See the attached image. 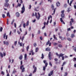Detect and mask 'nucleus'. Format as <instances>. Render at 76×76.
Listing matches in <instances>:
<instances>
[{
	"mask_svg": "<svg viewBox=\"0 0 76 76\" xmlns=\"http://www.w3.org/2000/svg\"><path fill=\"white\" fill-rule=\"evenodd\" d=\"M29 25V21H28L26 23V26H28Z\"/></svg>",
	"mask_w": 76,
	"mask_h": 76,
	"instance_id": "nucleus-29",
	"label": "nucleus"
},
{
	"mask_svg": "<svg viewBox=\"0 0 76 76\" xmlns=\"http://www.w3.org/2000/svg\"><path fill=\"white\" fill-rule=\"evenodd\" d=\"M57 7H58L60 6V3L59 2H57L56 4Z\"/></svg>",
	"mask_w": 76,
	"mask_h": 76,
	"instance_id": "nucleus-9",
	"label": "nucleus"
},
{
	"mask_svg": "<svg viewBox=\"0 0 76 76\" xmlns=\"http://www.w3.org/2000/svg\"><path fill=\"white\" fill-rule=\"evenodd\" d=\"M25 10H22V11L21 12V13H24V12H25Z\"/></svg>",
	"mask_w": 76,
	"mask_h": 76,
	"instance_id": "nucleus-50",
	"label": "nucleus"
},
{
	"mask_svg": "<svg viewBox=\"0 0 76 76\" xmlns=\"http://www.w3.org/2000/svg\"><path fill=\"white\" fill-rule=\"evenodd\" d=\"M35 16H36V18H37V19H38V15H37V12L35 13Z\"/></svg>",
	"mask_w": 76,
	"mask_h": 76,
	"instance_id": "nucleus-16",
	"label": "nucleus"
},
{
	"mask_svg": "<svg viewBox=\"0 0 76 76\" xmlns=\"http://www.w3.org/2000/svg\"><path fill=\"white\" fill-rule=\"evenodd\" d=\"M66 62H65V61L63 63V64L61 65V66H64V65H65V64H66Z\"/></svg>",
	"mask_w": 76,
	"mask_h": 76,
	"instance_id": "nucleus-24",
	"label": "nucleus"
},
{
	"mask_svg": "<svg viewBox=\"0 0 76 76\" xmlns=\"http://www.w3.org/2000/svg\"><path fill=\"white\" fill-rule=\"evenodd\" d=\"M33 45L35 47H36V46H37V43H34L33 44Z\"/></svg>",
	"mask_w": 76,
	"mask_h": 76,
	"instance_id": "nucleus-37",
	"label": "nucleus"
},
{
	"mask_svg": "<svg viewBox=\"0 0 76 76\" xmlns=\"http://www.w3.org/2000/svg\"><path fill=\"white\" fill-rule=\"evenodd\" d=\"M76 61V58H73V61Z\"/></svg>",
	"mask_w": 76,
	"mask_h": 76,
	"instance_id": "nucleus-48",
	"label": "nucleus"
},
{
	"mask_svg": "<svg viewBox=\"0 0 76 76\" xmlns=\"http://www.w3.org/2000/svg\"><path fill=\"white\" fill-rule=\"evenodd\" d=\"M5 2L7 3H8L9 0H5Z\"/></svg>",
	"mask_w": 76,
	"mask_h": 76,
	"instance_id": "nucleus-59",
	"label": "nucleus"
},
{
	"mask_svg": "<svg viewBox=\"0 0 76 76\" xmlns=\"http://www.w3.org/2000/svg\"><path fill=\"white\" fill-rule=\"evenodd\" d=\"M3 55H4V56H6V53L4 52L3 53Z\"/></svg>",
	"mask_w": 76,
	"mask_h": 76,
	"instance_id": "nucleus-63",
	"label": "nucleus"
},
{
	"mask_svg": "<svg viewBox=\"0 0 76 76\" xmlns=\"http://www.w3.org/2000/svg\"><path fill=\"white\" fill-rule=\"evenodd\" d=\"M52 56V55H51V52H49L48 54V57L50 60H51V59H52V57H51Z\"/></svg>",
	"mask_w": 76,
	"mask_h": 76,
	"instance_id": "nucleus-4",
	"label": "nucleus"
},
{
	"mask_svg": "<svg viewBox=\"0 0 76 76\" xmlns=\"http://www.w3.org/2000/svg\"><path fill=\"white\" fill-rule=\"evenodd\" d=\"M61 13H62L61 14V18H64V16H65L64 14V10L61 11Z\"/></svg>",
	"mask_w": 76,
	"mask_h": 76,
	"instance_id": "nucleus-2",
	"label": "nucleus"
},
{
	"mask_svg": "<svg viewBox=\"0 0 76 76\" xmlns=\"http://www.w3.org/2000/svg\"><path fill=\"white\" fill-rule=\"evenodd\" d=\"M49 44V46H51V43L50 42V40H48V42L46 43V45H48Z\"/></svg>",
	"mask_w": 76,
	"mask_h": 76,
	"instance_id": "nucleus-8",
	"label": "nucleus"
},
{
	"mask_svg": "<svg viewBox=\"0 0 76 76\" xmlns=\"http://www.w3.org/2000/svg\"><path fill=\"white\" fill-rule=\"evenodd\" d=\"M50 48H46L45 51H50Z\"/></svg>",
	"mask_w": 76,
	"mask_h": 76,
	"instance_id": "nucleus-11",
	"label": "nucleus"
},
{
	"mask_svg": "<svg viewBox=\"0 0 76 76\" xmlns=\"http://www.w3.org/2000/svg\"><path fill=\"white\" fill-rule=\"evenodd\" d=\"M49 64L51 66V67H52V64H51V62H49Z\"/></svg>",
	"mask_w": 76,
	"mask_h": 76,
	"instance_id": "nucleus-54",
	"label": "nucleus"
},
{
	"mask_svg": "<svg viewBox=\"0 0 76 76\" xmlns=\"http://www.w3.org/2000/svg\"><path fill=\"white\" fill-rule=\"evenodd\" d=\"M70 26H72V23L71 21H70Z\"/></svg>",
	"mask_w": 76,
	"mask_h": 76,
	"instance_id": "nucleus-57",
	"label": "nucleus"
},
{
	"mask_svg": "<svg viewBox=\"0 0 76 76\" xmlns=\"http://www.w3.org/2000/svg\"><path fill=\"white\" fill-rule=\"evenodd\" d=\"M67 11V12H70V8H68V10Z\"/></svg>",
	"mask_w": 76,
	"mask_h": 76,
	"instance_id": "nucleus-32",
	"label": "nucleus"
},
{
	"mask_svg": "<svg viewBox=\"0 0 76 76\" xmlns=\"http://www.w3.org/2000/svg\"><path fill=\"white\" fill-rule=\"evenodd\" d=\"M38 48H37L35 49V52L37 53L38 52Z\"/></svg>",
	"mask_w": 76,
	"mask_h": 76,
	"instance_id": "nucleus-27",
	"label": "nucleus"
},
{
	"mask_svg": "<svg viewBox=\"0 0 76 76\" xmlns=\"http://www.w3.org/2000/svg\"><path fill=\"white\" fill-rule=\"evenodd\" d=\"M64 39H66V38L65 37H62L61 38V40H64Z\"/></svg>",
	"mask_w": 76,
	"mask_h": 76,
	"instance_id": "nucleus-47",
	"label": "nucleus"
},
{
	"mask_svg": "<svg viewBox=\"0 0 76 76\" xmlns=\"http://www.w3.org/2000/svg\"><path fill=\"white\" fill-rule=\"evenodd\" d=\"M24 38H25V37H23L21 39V40L22 41V42H23V41L24 39Z\"/></svg>",
	"mask_w": 76,
	"mask_h": 76,
	"instance_id": "nucleus-49",
	"label": "nucleus"
},
{
	"mask_svg": "<svg viewBox=\"0 0 76 76\" xmlns=\"http://www.w3.org/2000/svg\"><path fill=\"white\" fill-rule=\"evenodd\" d=\"M17 71L15 70H14L12 72V74H15V73H16Z\"/></svg>",
	"mask_w": 76,
	"mask_h": 76,
	"instance_id": "nucleus-26",
	"label": "nucleus"
},
{
	"mask_svg": "<svg viewBox=\"0 0 76 76\" xmlns=\"http://www.w3.org/2000/svg\"><path fill=\"white\" fill-rule=\"evenodd\" d=\"M71 37V38H74V37H75V35H74V34H72Z\"/></svg>",
	"mask_w": 76,
	"mask_h": 76,
	"instance_id": "nucleus-40",
	"label": "nucleus"
},
{
	"mask_svg": "<svg viewBox=\"0 0 76 76\" xmlns=\"http://www.w3.org/2000/svg\"><path fill=\"white\" fill-rule=\"evenodd\" d=\"M54 60L56 61H58V59H57V58H55L54 59Z\"/></svg>",
	"mask_w": 76,
	"mask_h": 76,
	"instance_id": "nucleus-56",
	"label": "nucleus"
},
{
	"mask_svg": "<svg viewBox=\"0 0 76 76\" xmlns=\"http://www.w3.org/2000/svg\"><path fill=\"white\" fill-rule=\"evenodd\" d=\"M62 19L63 18H60V21L61 22H62L63 21V20Z\"/></svg>",
	"mask_w": 76,
	"mask_h": 76,
	"instance_id": "nucleus-41",
	"label": "nucleus"
},
{
	"mask_svg": "<svg viewBox=\"0 0 76 76\" xmlns=\"http://www.w3.org/2000/svg\"><path fill=\"white\" fill-rule=\"evenodd\" d=\"M15 22V20H13L11 22V24L13 25V22Z\"/></svg>",
	"mask_w": 76,
	"mask_h": 76,
	"instance_id": "nucleus-34",
	"label": "nucleus"
},
{
	"mask_svg": "<svg viewBox=\"0 0 76 76\" xmlns=\"http://www.w3.org/2000/svg\"><path fill=\"white\" fill-rule=\"evenodd\" d=\"M56 55L59 58H60V57H63L64 54H63V53H60V54H58V53H56Z\"/></svg>",
	"mask_w": 76,
	"mask_h": 76,
	"instance_id": "nucleus-3",
	"label": "nucleus"
},
{
	"mask_svg": "<svg viewBox=\"0 0 76 76\" xmlns=\"http://www.w3.org/2000/svg\"><path fill=\"white\" fill-rule=\"evenodd\" d=\"M51 8H52V10H54V7L53 6H51Z\"/></svg>",
	"mask_w": 76,
	"mask_h": 76,
	"instance_id": "nucleus-51",
	"label": "nucleus"
},
{
	"mask_svg": "<svg viewBox=\"0 0 76 76\" xmlns=\"http://www.w3.org/2000/svg\"><path fill=\"white\" fill-rule=\"evenodd\" d=\"M30 53H31L32 56H33V55H34V51H33V50H32L30 51Z\"/></svg>",
	"mask_w": 76,
	"mask_h": 76,
	"instance_id": "nucleus-17",
	"label": "nucleus"
},
{
	"mask_svg": "<svg viewBox=\"0 0 76 76\" xmlns=\"http://www.w3.org/2000/svg\"><path fill=\"white\" fill-rule=\"evenodd\" d=\"M61 71H63V66H62V67H61Z\"/></svg>",
	"mask_w": 76,
	"mask_h": 76,
	"instance_id": "nucleus-52",
	"label": "nucleus"
},
{
	"mask_svg": "<svg viewBox=\"0 0 76 76\" xmlns=\"http://www.w3.org/2000/svg\"><path fill=\"white\" fill-rule=\"evenodd\" d=\"M67 40L69 41H71V39H70V38L69 37H68L67 38Z\"/></svg>",
	"mask_w": 76,
	"mask_h": 76,
	"instance_id": "nucleus-30",
	"label": "nucleus"
},
{
	"mask_svg": "<svg viewBox=\"0 0 76 76\" xmlns=\"http://www.w3.org/2000/svg\"><path fill=\"white\" fill-rule=\"evenodd\" d=\"M38 16L37 18V20H39V18H40V17H41V16L40 15V14H39V13H38Z\"/></svg>",
	"mask_w": 76,
	"mask_h": 76,
	"instance_id": "nucleus-14",
	"label": "nucleus"
},
{
	"mask_svg": "<svg viewBox=\"0 0 76 76\" xmlns=\"http://www.w3.org/2000/svg\"><path fill=\"white\" fill-rule=\"evenodd\" d=\"M41 58H42V59H43V58H44V54L43 53L42 54V57H41Z\"/></svg>",
	"mask_w": 76,
	"mask_h": 76,
	"instance_id": "nucleus-19",
	"label": "nucleus"
},
{
	"mask_svg": "<svg viewBox=\"0 0 76 76\" xmlns=\"http://www.w3.org/2000/svg\"><path fill=\"white\" fill-rule=\"evenodd\" d=\"M4 7H8L9 6V4L8 3V2H5L4 4Z\"/></svg>",
	"mask_w": 76,
	"mask_h": 76,
	"instance_id": "nucleus-5",
	"label": "nucleus"
},
{
	"mask_svg": "<svg viewBox=\"0 0 76 76\" xmlns=\"http://www.w3.org/2000/svg\"><path fill=\"white\" fill-rule=\"evenodd\" d=\"M7 16L9 17L10 18V14L9 13V12H8L7 13Z\"/></svg>",
	"mask_w": 76,
	"mask_h": 76,
	"instance_id": "nucleus-18",
	"label": "nucleus"
},
{
	"mask_svg": "<svg viewBox=\"0 0 76 76\" xmlns=\"http://www.w3.org/2000/svg\"><path fill=\"white\" fill-rule=\"evenodd\" d=\"M17 44V41H15L14 42V45H16Z\"/></svg>",
	"mask_w": 76,
	"mask_h": 76,
	"instance_id": "nucleus-44",
	"label": "nucleus"
},
{
	"mask_svg": "<svg viewBox=\"0 0 76 76\" xmlns=\"http://www.w3.org/2000/svg\"><path fill=\"white\" fill-rule=\"evenodd\" d=\"M23 26L24 28H25V26H26V23H24L23 24Z\"/></svg>",
	"mask_w": 76,
	"mask_h": 76,
	"instance_id": "nucleus-42",
	"label": "nucleus"
},
{
	"mask_svg": "<svg viewBox=\"0 0 76 76\" xmlns=\"http://www.w3.org/2000/svg\"><path fill=\"white\" fill-rule=\"evenodd\" d=\"M43 63H44L45 64H46V63H47L48 64V63L47 62V61L45 60L43 61Z\"/></svg>",
	"mask_w": 76,
	"mask_h": 76,
	"instance_id": "nucleus-22",
	"label": "nucleus"
},
{
	"mask_svg": "<svg viewBox=\"0 0 76 76\" xmlns=\"http://www.w3.org/2000/svg\"><path fill=\"white\" fill-rule=\"evenodd\" d=\"M40 30H39V31L38 32V34H40Z\"/></svg>",
	"mask_w": 76,
	"mask_h": 76,
	"instance_id": "nucleus-61",
	"label": "nucleus"
},
{
	"mask_svg": "<svg viewBox=\"0 0 76 76\" xmlns=\"http://www.w3.org/2000/svg\"><path fill=\"white\" fill-rule=\"evenodd\" d=\"M58 46L59 47H60V48H62L63 47V46L61 44H59L58 45Z\"/></svg>",
	"mask_w": 76,
	"mask_h": 76,
	"instance_id": "nucleus-23",
	"label": "nucleus"
},
{
	"mask_svg": "<svg viewBox=\"0 0 76 76\" xmlns=\"http://www.w3.org/2000/svg\"><path fill=\"white\" fill-rule=\"evenodd\" d=\"M50 18L52 19V16L51 15H50L49 17H48V20H50Z\"/></svg>",
	"mask_w": 76,
	"mask_h": 76,
	"instance_id": "nucleus-25",
	"label": "nucleus"
},
{
	"mask_svg": "<svg viewBox=\"0 0 76 76\" xmlns=\"http://www.w3.org/2000/svg\"><path fill=\"white\" fill-rule=\"evenodd\" d=\"M34 10H35V11H36L37 12H38V10H37V8H34Z\"/></svg>",
	"mask_w": 76,
	"mask_h": 76,
	"instance_id": "nucleus-55",
	"label": "nucleus"
},
{
	"mask_svg": "<svg viewBox=\"0 0 76 76\" xmlns=\"http://www.w3.org/2000/svg\"><path fill=\"white\" fill-rule=\"evenodd\" d=\"M20 69L22 70V73L25 72V68L24 67V66L23 65H21L20 67Z\"/></svg>",
	"mask_w": 76,
	"mask_h": 76,
	"instance_id": "nucleus-1",
	"label": "nucleus"
},
{
	"mask_svg": "<svg viewBox=\"0 0 76 76\" xmlns=\"http://www.w3.org/2000/svg\"><path fill=\"white\" fill-rule=\"evenodd\" d=\"M72 2H73L72 1H71L70 2V3L69 4V6H72Z\"/></svg>",
	"mask_w": 76,
	"mask_h": 76,
	"instance_id": "nucleus-36",
	"label": "nucleus"
},
{
	"mask_svg": "<svg viewBox=\"0 0 76 76\" xmlns=\"http://www.w3.org/2000/svg\"><path fill=\"white\" fill-rule=\"evenodd\" d=\"M53 72H54V71L53 70H52L50 72V75H53Z\"/></svg>",
	"mask_w": 76,
	"mask_h": 76,
	"instance_id": "nucleus-20",
	"label": "nucleus"
},
{
	"mask_svg": "<svg viewBox=\"0 0 76 76\" xmlns=\"http://www.w3.org/2000/svg\"><path fill=\"white\" fill-rule=\"evenodd\" d=\"M6 33H4V35H3V38H4V39L5 38V37H6Z\"/></svg>",
	"mask_w": 76,
	"mask_h": 76,
	"instance_id": "nucleus-21",
	"label": "nucleus"
},
{
	"mask_svg": "<svg viewBox=\"0 0 76 76\" xmlns=\"http://www.w3.org/2000/svg\"><path fill=\"white\" fill-rule=\"evenodd\" d=\"M25 60H26V57H27V55H26V54H25Z\"/></svg>",
	"mask_w": 76,
	"mask_h": 76,
	"instance_id": "nucleus-28",
	"label": "nucleus"
},
{
	"mask_svg": "<svg viewBox=\"0 0 76 76\" xmlns=\"http://www.w3.org/2000/svg\"><path fill=\"white\" fill-rule=\"evenodd\" d=\"M1 56V57H3V54L1 53H0Z\"/></svg>",
	"mask_w": 76,
	"mask_h": 76,
	"instance_id": "nucleus-33",
	"label": "nucleus"
},
{
	"mask_svg": "<svg viewBox=\"0 0 76 76\" xmlns=\"http://www.w3.org/2000/svg\"><path fill=\"white\" fill-rule=\"evenodd\" d=\"M40 39L41 40V41H42V36H41L40 37Z\"/></svg>",
	"mask_w": 76,
	"mask_h": 76,
	"instance_id": "nucleus-58",
	"label": "nucleus"
},
{
	"mask_svg": "<svg viewBox=\"0 0 76 76\" xmlns=\"http://www.w3.org/2000/svg\"><path fill=\"white\" fill-rule=\"evenodd\" d=\"M47 66H48V64L47 63H46V64H45V66H43V70H44V71H45V70L46 67H47Z\"/></svg>",
	"mask_w": 76,
	"mask_h": 76,
	"instance_id": "nucleus-7",
	"label": "nucleus"
},
{
	"mask_svg": "<svg viewBox=\"0 0 76 76\" xmlns=\"http://www.w3.org/2000/svg\"><path fill=\"white\" fill-rule=\"evenodd\" d=\"M22 10H25V6L24 4H23V7L21 8Z\"/></svg>",
	"mask_w": 76,
	"mask_h": 76,
	"instance_id": "nucleus-13",
	"label": "nucleus"
},
{
	"mask_svg": "<svg viewBox=\"0 0 76 76\" xmlns=\"http://www.w3.org/2000/svg\"><path fill=\"white\" fill-rule=\"evenodd\" d=\"M74 7L75 9H76V5H74Z\"/></svg>",
	"mask_w": 76,
	"mask_h": 76,
	"instance_id": "nucleus-64",
	"label": "nucleus"
},
{
	"mask_svg": "<svg viewBox=\"0 0 76 76\" xmlns=\"http://www.w3.org/2000/svg\"><path fill=\"white\" fill-rule=\"evenodd\" d=\"M35 67V65H34L33 66V68L34 69V70L33 72V73H35V72H36V71H37V67Z\"/></svg>",
	"mask_w": 76,
	"mask_h": 76,
	"instance_id": "nucleus-6",
	"label": "nucleus"
},
{
	"mask_svg": "<svg viewBox=\"0 0 76 76\" xmlns=\"http://www.w3.org/2000/svg\"><path fill=\"white\" fill-rule=\"evenodd\" d=\"M54 45H58V43H54L53 44Z\"/></svg>",
	"mask_w": 76,
	"mask_h": 76,
	"instance_id": "nucleus-46",
	"label": "nucleus"
},
{
	"mask_svg": "<svg viewBox=\"0 0 76 76\" xmlns=\"http://www.w3.org/2000/svg\"><path fill=\"white\" fill-rule=\"evenodd\" d=\"M2 16L3 17V18H5V15L4 14H2Z\"/></svg>",
	"mask_w": 76,
	"mask_h": 76,
	"instance_id": "nucleus-43",
	"label": "nucleus"
},
{
	"mask_svg": "<svg viewBox=\"0 0 76 76\" xmlns=\"http://www.w3.org/2000/svg\"><path fill=\"white\" fill-rule=\"evenodd\" d=\"M74 50L75 51V52H76V48L75 47L74 48Z\"/></svg>",
	"mask_w": 76,
	"mask_h": 76,
	"instance_id": "nucleus-53",
	"label": "nucleus"
},
{
	"mask_svg": "<svg viewBox=\"0 0 76 76\" xmlns=\"http://www.w3.org/2000/svg\"><path fill=\"white\" fill-rule=\"evenodd\" d=\"M16 15L17 17H19V16H20V14H19V12H17L16 13Z\"/></svg>",
	"mask_w": 76,
	"mask_h": 76,
	"instance_id": "nucleus-15",
	"label": "nucleus"
},
{
	"mask_svg": "<svg viewBox=\"0 0 76 76\" xmlns=\"http://www.w3.org/2000/svg\"><path fill=\"white\" fill-rule=\"evenodd\" d=\"M2 30H3V27H1L0 29L1 32H2Z\"/></svg>",
	"mask_w": 76,
	"mask_h": 76,
	"instance_id": "nucleus-45",
	"label": "nucleus"
},
{
	"mask_svg": "<svg viewBox=\"0 0 76 76\" xmlns=\"http://www.w3.org/2000/svg\"><path fill=\"white\" fill-rule=\"evenodd\" d=\"M23 58V56H22V55H20V56L19 57V59H20V60H22Z\"/></svg>",
	"mask_w": 76,
	"mask_h": 76,
	"instance_id": "nucleus-12",
	"label": "nucleus"
},
{
	"mask_svg": "<svg viewBox=\"0 0 76 76\" xmlns=\"http://www.w3.org/2000/svg\"><path fill=\"white\" fill-rule=\"evenodd\" d=\"M1 75H2V76H3V75H4V72L3 71H1Z\"/></svg>",
	"mask_w": 76,
	"mask_h": 76,
	"instance_id": "nucleus-31",
	"label": "nucleus"
},
{
	"mask_svg": "<svg viewBox=\"0 0 76 76\" xmlns=\"http://www.w3.org/2000/svg\"><path fill=\"white\" fill-rule=\"evenodd\" d=\"M17 5H18V7H20V6H21V4H19V3H18Z\"/></svg>",
	"mask_w": 76,
	"mask_h": 76,
	"instance_id": "nucleus-38",
	"label": "nucleus"
},
{
	"mask_svg": "<svg viewBox=\"0 0 76 76\" xmlns=\"http://www.w3.org/2000/svg\"><path fill=\"white\" fill-rule=\"evenodd\" d=\"M14 26L15 27V28H16V23H14Z\"/></svg>",
	"mask_w": 76,
	"mask_h": 76,
	"instance_id": "nucleus-60",
	"label": "nucleus"
},
{
	"mask_svg": "<svg viewBox=\"0 0 76 76\" xmlns=\"http://www.w3.org/2000/svg\"><path fill=\"white\" fill-rule=\"evenodd\" d=\"M4 45H9V42H5V41H4Z\"/></svg>",
	"mask_w": 76,
	"mask_h": 76,
	"instance_id": "nucleus-10",
	"label": "nucleus"
},
{
	"mask_svg": "<svg viewBox=\"0 0 76 76\" xmlns=\"http://www.w3.org/2000/svg\"><path fill=\"white\" fill-rule=\"evenodd\" d=\"M67 6V4H64V7H65V8H66Z\"/></svg>",
	"mask_w": 76,
	"mask_h": 76,
	"instance_id": "nucleus-39",
	"label": "nucleus"
},
{
	"mask_svg": "<svg viewBox=\"0 0 76 76\" xmlns=\"http://www.w3.org/2000/svg\"><path fill=\"white\" fill-rule=\"evenodd\" d=\"M66 36H67V37L69 36V34L68 33H67L66 34Z\"/></svg>",
	"mask_w": 76,
	"mask_h": 76,
	"instance_id": "nucleus-62",
	"label": "nucleus"
},
{
	"mask_svg": "<svg viewBox=\"0 0 76 76\" xmlns=\"http://www.w3.org/2000/svg\"><path fill=\"white\" fill-rule=\"evenodd\" d=\"M29 46H28L27 47H26V50L27 51H28V50L29 48Z\"/></svg>",
	"mask_w": 76,
	"mask_h": 76,
	"instance_id": "nucleus-35",
	"label": "nucleus"
}]
</instances>
